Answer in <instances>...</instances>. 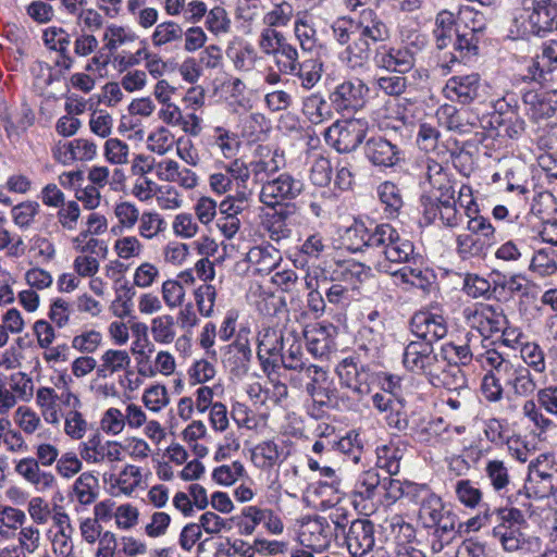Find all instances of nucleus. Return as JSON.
Masks as SVG:
<instances>
[{
	"label": "nucleus",
	"mask_w": 557,
	"mask_h": 557,
	"mask_svg": "<svg viewBox=\"0 0 557 557\" xmlns=\"http://www.w3.org/2000/svg\"><path fill=\"white\" fill-rule=\"evenodd\" d=\"M286 338L281 329L263 326L257 335V355L264 371L274 370L280 364L281 350Z\"/></svg>",
	"instance_id": "15"
},
{
	"label": "nucleus",
	"mask_w": 557,
	"mask_h": 557,
	"mask_svg": "<svg viewBox=\"0 0 557 557\" xmlns=\"http://www.w3.org/2000/svg\"><path fill=\"white\" fill-rule=\"evenodd\" d=\"M39 212L40 205L37 201L27 200L14 206L11 216L16 226L26 230L32 226Z\"/></svg>",
	"instance_id": "64"
},
{
	"label": "nucleus",
	"mask_w": 557,
	"mask_h": 557,
	"mask_svg": "<svg viewBox=\"0 0 557 557\" xmlns=\"http://www.w3.org/2000/svg\"><path fill=\"white\" fill-rule=\"evenodd\" d=\"M520 356L527 368L536 374L546 372L545 354L541 346L535 342H528L520 348Z\"/></svg>",
	"instance_id": "57"
},
{
	"label": "nucleus",
	"mask_w": 557,
	"mask_h": 557,
	"mask_svg": "<svg viewBox=\"0 0 557 557\" xmlns=\"http://www.w3.org/2000/svg\"><path fill=\"white\" fill-rule=\"evenodd\" d=\"M374 63L379 69L404 74L414 66V55L406 47L383 46L376 50Z\"/></svg>",
	"instance_id": "21"
},
{
	"label": "nucleus",
	"mask_w": 557,
	"mask_h": 557,
	"mask_svg": "<svg viewBox=\"0 0 557 557\" xmlns=\"http://www.w3.org/2000/svg\"><path fill=\"white\" fill-rule=\"evenodd\" d=\"M364 153L374 165L393 166L400 160V150L383 137H372L364 145Z\"/></svg>",
	"instance_id": "31"
},
{
	"label": "nucleus",
	"mask_w": 557,
	"mask_h": 557,
	"mask_svg": "<svg viewBox=\"0 0 557 557\" xmlns=\"http://www.w3.org/2000/svg\"><path fill=\"white\" fill-rule=\"evenodd\" d=\"M14 472L39 492L49 491L57 484L55 475L41 469L34 457H24L14 465Z\"/></svg>",
	"instance_id": "20"
},
{
	"label": "nucleus",
	"mask_w": 557,
	"mask_h": 557,
	"mask_svg": "<svg viewBox=\"0 0 557 557\" xmlns=\"http://www.w3.org/2000/svg\"><path fill=\"white\" fill-rule=\"evenodd\" d=\"M302 113L313 124H320L332 116L330 106L320 94H311L304 99Z\"/></svg>",
	"instance_id": "48"
},
{
	"label": "nucleus",
	"mask_w": 557,
	"mask_h": 557,
	"mask_svg": "<svg viewBox=\"0 0 557 557\" xmlns=\"http://www.w3.org/2000/svg\"><path fill=\"white\" fill-rule=\"evenodd\" d=\"M211 145L215 147L224 158L231 159L235 157L239 150L240 141L236 134L223 127H215Z\"/></svg>",
	"instance_id": "59"
},
{
	"label": "nucleus",
	"mask_w": 557,
	"mask_h": 557,
	"mask_svg": "<svg viewBox=\"0 0 557 557\" xmlns=\"http://www.w3.org/2000/svg\"><path fill=\"white\" fill-rule=\"evenodd\" d=\"M272 7L262 17L264 26L286 27L295 17V8L288 0H271Z\"/></svg>",
	"instance_id": "42"
},
{
	"label": "nucleus",
	"mask_w": 557,
	"mask_h": 557,
	"mask_svg": "<svg viewBox=\"0 0 557 557\" xmlns=\"http://www.w3.org/2000/svg\"><path fill=\"white\" fill-rule=\"evenodd\" d=\"M246 260L258 273L269 274L280 264L282 257L280 251L270 245L255 246L247 252Z\"/></svg>",
	"instance_id": "39"
},
{
	"label": "nucleus",
	"mask_w": 557,
	"mask_h": 557,
	"mask_svg": "<svg viewBox=\"0 0 557 557\" xmlns=\"http://www.w3.org/2000/svg\"><path fill=\"white\" fill-rule=\"evenodd\" d=\"M368 129L367 121L348 119L337 121L325 132V139L339 152L355 150L363 140Z\"/></svg>",
	"instance_id": "8"
},
{
	"label": "nucleus",
	"mask_w": 557,
	"mask_h": 557,
	"mask_svg": "<svg viewBox=\"0 0 557 557\" xmlns=\"http://www.w3.org/2000/svg\"><path fill=\"white\" fill-rule=\"evenodd\" d=\"M141 401L150 412L158 413L169 406L170 394L165 385L152 384L143 392Z\"/></svg>",
	"instance_id": "51"
},
{
	"label": "nucleus",
	"mask_w": 557,
	"mask_h": 557,
	"mask_svg": "<svg viewBox=\"0 0 557 557\" xmlns=\"http://www.w3.org/2000/svg\"><path fill=\"white\" fill-rule=\"evenodd\" d=\"M83 462L85 461L79 454L65 451L60 455L54 465V470L59 478L70 481L82 473Z\"/></svg>",
	"instance_id": "56"
},
{
	"label": "nucleus",
	"mask_w": 557,
	"mask_h": 557,
	"mask_svg": "<svg viewBox=\"0 0 557 557\" xmlns=\"http://www.w3.org/2000/svg\"><path fill=\"white\" fill-rule=\"evenodd\" d=\"M334 528L325 517L317 516L305 519L299 528L298 541L312 552L322 553L326 550L335 540Z\"/></svg>",
	"instance_id": "10"
},
{
	"label": "nucleus",
	"mask_w": 557,
	"mask_h": 557,
	"mask_svg": "<svg viewBox=\"0 0 557 557\" xmlns=\"http://www.w3.org/2000/svg\"><path fill=\"white\" fill-rule=\"evenodd\" d=\"M426 177L431 186L430 196H423L421 201L424 207L441 201L455 199V188L448 174L442 164L434 160H428Z\"/></svg>",
	"instance_id": "18"
},
{
	"label": "nucleus",
	"mask_w": 557,
	"mask_h": 557,
	"mask_svg": "<svg viewBox=\"0 0 557 557\" xmlns=\"http://www.w3.org/2000/svg\"><path fill=\"white\" fill-rule=\"evenodd\" d=\"M174 134L165 126H158L147 137V148L151 152L164 156L175 146Z\"/></svg>",
	"instance_id": "52"
},
{
	"label": "nucleus",
	"mask_w": 557,
	"mask_h": 557,
	"mask_svg": "<svg viewBox=\"0 0 557 557\" xmlns=\"http://www.w3.org/2000/svg\"><path fill=\"white\" fill-rule=\"evenodd\" d=\"M532 78L557 94V40L545 41L530 69Z\"/></svg>",
	"instance_id": "11"
},
{
	"label": "nucleus",
	"mask_w": 557,
	"mask_h": 557,
	"mask_svg": "<svg viewBox=\"0 0 557 557\" xmlns=\"http://www.w3.org/2000/svg\"><path fill=\"white\" fill-rule=\"evenodd\" d=\"M346 542L352 555H363L374 545L373 523L366 519H357L350 523Z\"/></svg>",
	"instance_id": "28"
},
{
	"label": "nucleus",
	"mask_w": 557,
	"mask_h": 557,
	"mask_svg": "<svg viewBox=\"0 0 557 557\" xmlns=\"http://www.w3.org/2000/svg\"><path fill=\"white\" fill-rule=\"evenodd\" d=\"M113 213L117 221V227L122 231L134 230L141 218L139 208L128 200L117 202L114 206Z\"/></svg>",
	"instance_id": "55"
},
{
	"label": "nucleus",
	"mask_w": 557,
	"mask_h": 557,
	"mask_svg": "<svg viewBox=\"0 0 557 557\" xmlns=\"http://www.w3.org/2000/svg\"><path fill=\"white\" fill-rule=\"evenodd\" d=\"M78 454L87 465H116L124 460L123 444L116 440H104L99 431L78 445Z\"/></svg>",
	"instance_id": "7"
},
{
	"label": "nucleus",
	"mask_w": 557,
	"mask_h": 557,
	"mask_svg": "<svg viewBox=\"0 0 557 557\" xmlns=\"http://www.w3.org/2000/svg\"><path fill=\"white\" fill-rule=\"evenodd\" d=\"M172 232L181 239L195 238L200 232L199 222L189 212L177 213L172 220Z\"/></svg>",
	"instance_id": "61"
},
{
	"label": "nucleus",
	"mask_w": 557,
	"mask_h": 557,
	"mask_svg": "<svg viewBox=\"0 0 557 557\" xmlns=\"http://www.w3.org/2000/svg\"><path fill=\"white\" fill-rule=\"evenodd\" d=\"M280 362L287 370L302 371L306 369L300 341L293 336L286 337L285 347L281 350Z\"/></svg>",
	"instance_id": "49"
},
{
	"label": "nucleus",
	"mask_w": 557,
	"mask_h": 557,
	"mask_svg": "<svg viewBox=\"0 0 557 557\" xmlns=\"http://www.w3.org/2000/svg\"><path fill=\"white\" fill-rule=\"evenodd\" d=\"M463 317L469 326L478 330L484 336L500 332L504 325L507 324V318L503 309L487 304L466 308Z\"/></svg>",
	"instance_id": "12"
},
{
	"label": "nucleus",
	"mask_w": 557,
	"mask_h": 557,
	"mask_svg": "<svg viewBox=\"0 0 557 557\" xmlns=\"http://www.w3.org/2000/svg\"><path fill=\"white\" fill-rule=\"evenodd\" d=\"M138 39L137 34L126 25L109 23L103 28V49L114 54L124 47L133 46Z\"/></svg>",
	"instance_id": "34"
},
{
	"label": "nucleus",
	"mask_w": 557,
	"mask_h": 557,
	"mask_svg": "<svg viewBox=\"0 0 557 557\" xmlns=\"http://www.w3.org/2000/svg\"><path fill=\"white\" fill-rule=\"evenodd\" d=\"M161 300L164 306L174 310L181 308L186 299V288L182 281L177 278H168L161 284Z\"/></svg>",
	"instance_id": "50"
},
{
	"label": "nucleus",
	"mask_w": 557,
	"mask_h": 557,
	"mask_svg": "<svg viewBox=\"0 0 557 557\" xmlns=\"http://www.w3.org/2000/svg\"><path fill=\"white\" fill-rule=\"evenodd\" d=\"M364 245L375 257L374 267L380 272H392L393 264L406 263L413 255V245L401 237L389 224H381L368 234Z\"/></svg>",
	"instance_id": "1"
},
{
	"label": "nucleus",
	"mask_w": 557,
	"mask_h": 557,
	"mask_svg": "<svg viewBox=\"0 0 557 557\" xmlns=\"http://www.w3.org/2000/svg\"><path fill=\"white\" fill-rule=\"evenodd\" d=\"M166 228L168 223L160 212L145 210L137 224V236L147 242H154L165 233Z\"/></svg>",
	"instance_id": "40"
},
{
	"label": "nucleus",
	"mask_w": 557,
	"mask_h": 557,
	"mask_svg": "<svg viewBox=\"0 0 557 557\" xmlns=\"http://www.w3.org/2000/svg\"><path fill=\"white\" fill-rule=\"evenodd\" d=\"M36 405L46 423L59 425L62 420L61 408L59 405V395L57 391L49 386H41L36 392Z\"/></svg>",
	"instance_id": "37"
},
{
	"label": "nucleus",
	"mask_w": 557,
	"mask_h": 557,
	"mask_svg": "<svg viewBox=\"0 0 557 557\" xmlns=\"http://www.w3.org/2000/svg\"><path fill=\"white\" fill-rule=\"evenodd\" d=\"M523 492L518 490L516 494L507 496L508 506L496 509V516L499 521L497 525H504L506 529L519 528L525 523L524 515L513 505H519V497Z\"/></svg>",
	"instance_id": "46"
},
{
	"label": "nucleus",
	"mask_w": 557,
	"mask_h": 557,
	"mask_svg": "<svg viewBox=\"0 0 557 557\" xmlns=\"http://www.w3.org/2000/svg\"><path fill=\"white\" fill-rule=\"evenodd\" d=\"M388 37L386 25L376 17L372 10H364L352 36L347 44L345 60L350 67L362 66L371 54V44L383 41Z\"/></svg>",
	"instance_id": "2"
},
{
	"label": "nucleus",
	"mask_w": 557,
	"mask_h": 557,
	"mask_svg": "<svg viewBox=\"0 0 557 557\" xmlns=\"http://www.w3.org/2000/svg\"><path fill=\"white\" fill-rule=\"evenodd\" d=\"M411 331L418 337L423 338L424 343L438 341L446 336L447 324L441 314L429 311L414 313L410 322Z\"/></svg>",
	"instance_id": "22"
},
{
	"label": "nucleus",
	"mask_w": 557,
	"mask_h": 557,
	"mask_svg": "<svg viewBox=\"0 0 557 557\" xmlns=\"http://www.w3.org/2000/svg\"><path fill=\"white\" fill-rule=\"evenodd\" d=\"M257 159L250 162L251 173L257 182H262L285 166V156L278 149L259 146Z\"/></svg>",
	"instance_id": "24"
},
{
	"label": "nucleus",
	"mask_w": 557,
	"mask_h": 557,
	"mask_svg": "<svg viewBox=\"0 0 557 557\" xmlns=\"http://www.w3.org/2000/svg\"><path fill=\"white\" fill-rule=\"evenodd\" d=\"M528 476L523 486V495L544 498L557 493V466L546 455L539 456L528 467Z\"/></svg>",
	"instance_id": "6"
},
{
	"label": "nucleus",
	"mask_w": 557,
	"mask_h": 557,
	"mask_svg": "<svg viewBox=\"0 0 557 557\" xmlns=\"http://www.w3.org/2000/svg\"><path fill=\"white\" fill-rule=\"evenodd\" d=\"M104 159L113 165H125L129 162V146L120 138H108L103 145Z\"/></svg>",
	"instance_id": "62"
},
{
	"label": "nucleus",
	"mask_w": 557,
	"mask_h": 557,
	"mask_svg": "<svg viewBox=\"0 0 557 557\" xmlns=\"http://www.w3.org/2000/svg\"><path fill=\"white\" fill-rule=\"evenodd\" d=\"M493 535L499 540L507 552L519 549L533 550L540 546L537 537L525 539L519 528L506 529L504 525H496L493 530Z\"/></svg>",
	"instance_id": "35"
},
{
	"label": "nucleus",
	"mask_w": 557,
	"mask_h": 557,
	"mask_svg": "<svg viewBox=\"0 0 557 557\" xmlns=\"http://www.w3.org/2000/svg\"><path fill=\"white\" fill-rule=\"evenodd\" d=\"M484 474L493 491L497 494H506L512 485V476L507 462L503 459H487L484 466Z\"/></svg>",
	"instance_id": "36"
},
{
	"label": "nucleus",
	"mask_w": 557,
	"mask_h": 557,
	"mask_svg": "<svg viewBox=\"0 0 557 557\" xmlns=\"http://www.w3.org/2000/svg\"><path fill=\"white\" fill-rule=\"evenodd\" d=\"M403 456L401 448L397 444L389 442L376 448V465L389 475H395L399 472Z\"/></svg>",
	"instance_id": "47"
},
{
	"label": "nucleus",
	"mask_w": 557,
	"mask_h": 557,
	"mask_svg": "<svg viewBox=\"0 0 557 557\" xmlns=\"http://www.w3.org/2000/svg\"><path fill=\"white\" fill-rule=\"evenodd\" d=\"M438 211L440 219L444 225L448 227H456L460 223V214L456 208V202L454 200L441 201L436 203H431L425 207V215L431 221L436 216Z\"/></svg>",
	"instance_id": "53"
},
{
	"label": "nucleus",
	"mask_w": 557,
	"mask_h": 557,
	"mask_svg": "<svg viewBox=\"0 0 557 557\" xmlns=\"http://www.w3.org/2000/svg\"><path fill=\"white\" fill-rule=\"evenodd\" d=\"M454 491L458 502L470 509L476 508L483 499L482 491L469 479L458 480Z\"/></svg>",
	"instance_id": "54"
},
{
	"label": "nucleus",
	"mask_w": 557,
	"mask_h": 557,
	"mask_svg": "<svg viewBox=\"0 0 557 557\" xmlns=\"http://www.w3.org/2000/svg\"><path fill=\"white\" fill-rule=\"evenodd\" d=\"M76 25L81 28V32L91 33L103 29L104 26V14L98 9L92 7H84L75 16Z\"/></svg>",
	"instance_id": "63"
},
{
	"label": "nucleus",
	"mask_w": 557,
	"mask_h": 557,
	"mask_svg": "<svg viewBox=\"0 0 557 557\" xmlns=\"http://www.w3.org/2000/svg\"><path fill=\"white\" fill-rule=\"evenodd\" d=\"M441 356L434 352L433 346L424 342H411L404 351L403 363L405 368L414 373H422L430 377L436 370Z\"/></svg>",
	"instance_id": "16"
},
{
	"label": "nucleus",
	"mask_w": 557,
	"mask_h": 557,
	"mask_svg": "<svg viewBox=\"0 0 557 557\" xmlns=\"http://www.w3.org/2000/svg\"><path fill=\"white\" fill-rule=\"evenodd\" d=\"M336 373L342 384L357 395L370 393L371 374L364 367H358L354 358L343 359L336 368Z\"/></svg>",
	"instance_id": "19"
},
{
	"label": "nucleus",
	"mask_w": 557,
	"mask_h": 557,
	"mask_svg": "<svg viewBox=\"0 0 557 557\" xmlns=\"http://www.w3.org/2000/svg\"><path fill=\"white\" fill-rule=\"evenodd\" d=\"M304 371L309 380L306 391L313 401L321 406L331 403L334 398V389L331 388L327 372L314 364L307 366Z\"/></svg>",
	"instance_id": "26"
},
{
	"label": "nucleus",
	"mask_w": 557,
	"mask_h": 557,
	"mask_svg": "<svg viewBox=\"0 0 557 557\" xmlns=\"http://www.w3.org/2000/svg\"><path fill=\"white\" fill-rule=\"evenodd\" d=\"M480 18L473 21V26L465 30H458L454 42L451 62H459L465 58L476 54L479 37L478 34L485 29L483 15L475 13Z\"/></svg>",
	"instance_id": "30"
},
{
	"label": "nucleus",
	"mask_w": 557,
	"mask_h": 557,
	"mask_svg": "<svg viewBox=\"0 0 557 557\" xmlns=\"http://www.w3.org/2000/svg\"><path fill=\"white\" fill-rule=\"evenodd\" d=\"M290 456L288 444L283 440L270 438L256 444L250 450L253 466L262 471L280 468Z\"/></svg>",
	"instance_id": "14"
},
{
	"label": "nucleus",
	"mask_w": 557,
	"mask_h": 557,
	"mask_svg": "<svg viewBox=\"0 0 557 557\" xmlns=\"http://www.w3.org/2000/svg\"><path fill=\"white\" fill-rule=\"evenodd\" d=\"M231 416L239 428L258 430L265 425V416H257L248 406L236 403L232 407Z\"/></svg>",
	"instance_id": "58"
},
{
	"label": "nucleus",
	"mask_w": 557,
	"mask_h": 557,
	"mask_svg": "<svg viewBox=\"0 0 557 557\" xmlns=\"http://www.w3.org/2000/svg\"><path fill=\"white\" fill-rule=\"evenodd\" d=\"M531 371L524 364L513 361L503 376V382L515 396H531L537 388L536 381Z\"/></svg>",
	"instance_id": "25"
},
{
	"label": "nucleus",
	"mask_w": 557,
	"mask_h": 557,
	"mask_svg": "<svg viewBox=\"0 0 557 557\" xmlns=\"http://www.w3.org/2000/svg\"><path fill=\"white\" fill-rule=\"evenodd\" d=\"M175 358L166 350H160L157 352L153 364L138 361V373L146 377H153L158 373L164 376H170L175 372Z\"/></svg>",
	"instance_id": "44"
},
{
	"label": "nucleus",
	"mask_w": 557,
	"mask_h": 557,
	"mask_svg": "<svg viewBox=\"0 0 557 557\" xmlns=\"http://www.w3.org/2000/svg\"><path fill=\"white\" fill-rule=\"evenodd\" d=\"M467 223V232L456 238V250L463 260L480 257L495 244V228L488 219L471 214Z\"/></svg>",
	"instance_id": "4"
},
{
	"label": "nucleus",
	"mask_w": 557,
	"mask_h": 557,
	"mask_svg": "<svg viewBox=\"0 0 557 557\" xmlns=\"http://www.w3.org/2000/svg\"><path fill=\"white\" fill-rule=\"evenodd\" d=\"M150 334L154 343L169 345L176 337V320L170 313H162L152 318L150 322Z\"/></svg>",
	"instance_id": "43"
},
{
	"label": "nucleus",
	"mask_w": 557,
	"mask_h": 557,
	"mask_svg": "<svg viewBox=\"0 0 557 557\" xmlns=\"http://www.w3.org/2000/svg\"><path fill=\"white\" fill-rule=\"evenodd\" d=\"M522 13L515 18L518 35L544 36L554 27L557 5L553 0H521Z\"/></svg>",
	"instance_id": "5"
},
{
	"label": "nucleus",
	"mask_w": 557,
	"mask_h": 557,
	"mask_svg": "<svg viewBox=\"0 0 557 557\" xmlns=\"http://www.w3.org/2000/svg\"><path fill=\"white\" fill-rule=\"evenodd\" d=\"M159 177L164 182L175 183L184 189L191 190L198 185L197 174L189 168L181 166L173 159H165L158 165Z\"/></svg>",
	"instance_id": "33"
},
{
	"label": "nucleus",
	"mask_w": 557,
	"mask_h": 557,
	"mask_svg": "<svg viewBox=\"0 0 557 557\" xmlns=\"http://www.w3.org/2000/svg\"><path fill=\"white\" fill-rule=\"evenodd\" d=\"M406 495L414 503L418 509V520L424 528H441L442 533L451 532L456 524L455 515L445 510L442 498L426 485L409 484Z\"/></svg>",
	"instance_id": "3"
},
{
	"label": "nucleus",
	"mask_w": 557,
	"mask_h": 557,
	"mask_svg": "<svg viewBox=\"0 0 557 557\" xmlns=\"http://www.w3.org/2000/svg\"><path fill=\"white\" fill-rule=\"evenodd\" d=\"M369 87L359 78L344 81L330 94L337 112H354L364 107Z\"/></svg>",
	"instance_id": "13"
},
{
	"label": "nucleus",
	"mask_w": 557,
	"mask_h": 557,
	"mask_svg": "<svg viewBox=\"0 0 557 557\" xmlns=\"http://www.w3.org/2000/svg\"><path fill=\"white\" fill-rule=\"evenodd\" d=\"M184 29L175 21L168 20L156 25L151 33L150 40L154 48H162L183 39Z\"/></svg>",
	"instance_id": "45"
},
{
	"label": "nucleus",
	"mask_w": 557,
	"mask_h": 557,
	"mask_svg": "<svg viewBox=\"0 0 557 557\" xmlns=\"http://www.w3.org/2000/svg\"><path fill=\"white\" fill-rule=\"evenodd\" d=\"M332 324L313 323L304 330L308 350L315 357L325 355L331 346Z\"/></svg>",
	"instance_id": "38"
},
{
	"label": "nucleus",
	"mask_w": 557,
	"mask_h": 557,
	"mask_svg": "<svg viewBox=\"0 0 557 557\" xmlns=\"http://www.w3.org/2000/svg\"><path fill=\"white\" fill-rule=\"evenodd\" d=\"M304 190V183L288 173L262 184L259 200L268 208L275 209L286 200L297 198Z\"/></svg>",
	"instance_id": "9"
},
{
	"label": "nucleus",
	"mask_w": 557,
	"mask_h": 557,
	"mask_svg": "<svg viewBox=\"0 0 557 557\" xmlns=\"http://www.w3.org/2000/svg\"><path fill=\"white\" fill-rule=\"evenodd\" d=\"M481 77L478 73L455 75L443 87L444 97L456 103L469 104L480 96Z\"/></svg>",
	"instance_id": "17"
},
{
	"label": "nucleus",
	"mask_w": 557,
	"mask_h": 557,
	"mask_svg": "<svg viewBox=\"0 0 557 557\" xmlns=\"http://www.w3.org/2000/svg\"><path fill=\"white\" fill-rule=\"evenodd\" d=\"M109 483L115 495L132 496L143 487L141 468L134 463H125L117 473H111Z\"/></svg>",
	"instance_id": "27"
},
{
	"label": "nucleus",
	"mask_w": 557,
	"mask_h": 557,
	"mask_svg": "<svg viewBox=\"0 0 557 557\" xmlns=\"http://www.w3.org/2000/svg\"><path fill=\"white\" fill-rule=\"evenodd\" d=\"M474 357L487 372H494L502 379L513 362L510 359L504 358L503 355L495 349L478 352Z\"/></svg>",
	"instance_id": "60"
},
{
	"label": "nucleus",
	"mask_w": 557,
	"mask_h": 557,
	"mask_svg": "<svg viewBox=\"0 0 557 557\" xmlns=\"http://www.w3.org/2000/svg\"><path fill=\"white\" fill-rule=\"evenodd\" d=\"M430 382L436 387H444L449 392H467V380L461 369L441 358L436 370L431 373Z\"/></svg>",
	"instance_id": "29"
},
{
	"label": "nucleus",
	"mask_w": 557,
	"mask_h": 557,
	"mask_svg": "<svg viewBox=\"0 0 557 557\" xmlns=\"http://www.w3.org/2000/svg\"><path fill=\"white\" fill-rule=\"evenodd\" d=\"M63 404L71 407L65 414H62L64 420V434L73 441H81L85 437L88 431V422L83 412L79 411L82 407L81 398L71 391L62 395Z\"/></svg>",
	"instance_id": "23"
},
{
	"label": "nucleus",
	"mask_w": 557,
	"mask_h": 557,
	"mask_svg": "<svg viewBox=\"0 0 557 557\" xmlns=\"http://www.w3.org/2000/svg\"><path fill=\"white\" fill-rule=\"evenodd\" d=\"M131 362V357L126 350L108 349L100 357L97 374L99 377H107L114 373L125 371L129 368Z\"/></svg>",
	"instance_id": "41"
},
{
	"label": "nucleus",
	"mask_w": 557,
	"mask_h": 557,
	"mask_svg": "<svg viewBox=\"0 0 557 557\" xmlns=\"http://www.w3.org/2000/svg\"><path fill=\"white\" fill-rule=\"evenodd\" d=\"M69 496L81 506L92 505L99 496V479L92 471L82 472L74 480Z\"/></svg>",
	"instance_id": "32"
}]
</instances>
